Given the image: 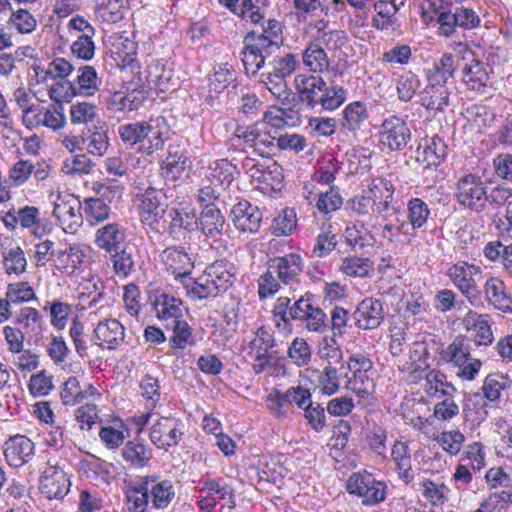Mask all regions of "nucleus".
Returning a JSON list of instances; mask_svg holds the SVG:
<instances>
[{
	"label": "nucleus",
	"instance_id": "f257e3e1",
	"mask_svg": "<svg viewBox=\"0 0 512 512\" xmlns=\"http://www.w3.org/2000/svg\"><path fill=\"white\" fill-rule=\"evenodd\" d=\"M511 196L512 189L505 185H497L489 190L487 181L476 172L460 176L455 184L457 203L476 214L499 208Z\"/></svg>",
	"mask_w": 512,
	"mask_h": 512
},
{
	"label": "nucleus",
	"instance_id": "f03ea898",
	"mask_svg": "<svg viewBox=\"0 0 512 512\" xmlns=\"http://www.w3.org/2000/svg\"><path fill=\"white\" fill-rule=\"evenodd\" d=\"M447 275L471 305L477 306L481 303V283L484 277L480 266L459 261L449 267Z\"/></svg>",
	"mask_w": 512,
	"mask_h": 512
},
{
	"label": "nucleus",
	"instance_id": "7ed1b4c3",
	"mask_svg": "<svg viewBox=\"0 0 512 512\" xmlns=\"http://www.w3.org/2000/svg\"><path fill=\"white\" fill-rule=\"evenodd\" d=\"M457 47L465 62L462 68L465 86L479 95L486 94L490 80L487 65L476 56V53L467 44L459 43Z\"/></svg>",
	"mask_w": 512,
	"mask_h": 512
},
{
	"label": "nucleus",
	"instance_id": "20e7f679",
	"mask_svg": "<svg viewBox=\"0 0 512 512\" xmlns=\"http://www.w3.org/2000/svg\"><path fill=\"white\" fill-rule=\"evenodd\" d=\"M289 316L292 320L304 322L309 331L320 333L328 328L327 315L315 304L312 294H305L296 300L290 307Z\"/></svg>",
	"mask_w": 512,
	"mask_h": 512
},
{
	"label": "nucleus",
	"instance_id": "39448f33",
	"mask_svg": "<svg viewBox=\"0 0 512 512\" xmlns=\"http://www.w3.org/2000/svg\"><path fill=\"white\" fill-rule=\"evenodd\" d=\"M347 490L356 495L364 505H376L385 500L387 485L369 473H354L347 481Z\"/></svg>",
	"mask_w": 512,
	"mask_h": 512
},
{
	"label": "nucleus",
	"instance_id": "423d86ee",
	"mask_svg": "<svg viewBox=\"0 0 512 512\" xmlns=\"http://www.w3.org/2000/svg\"><path fill=\"white\" fill-rule=\"evenodd\" d=\"M411 140V131L406 121L397 115L386 117L379 130V141L389 151L403 150Z\"/></svg>",
	"mask_w": 512,
	"mask_h": 512
},
{
	"label": "nucleus",
	"instance_id": "0eeeda50",
	"mask_svg": "<svg viewBox=\"0 0 512 512\" xmlns=\"http://www.w3.org/2000/svg\"><path fill=\"white\" fill-rule=\"evenodd\" d=\"M82 205L72 194H59L54 202L53 216L66 233H75L83 223Z\"/></svg>",
	"mask_w": 512,
	"mask_h": 512
},
{
	"label": "nucleus",
	"instance_id": "6e6552de",
	"mask_svg": "<svg viewBox=\"0 0 512 512\" xmlns=\"http://www.w3.org/2000/svg\"><path fill=\"white\" fill-rule=\"evenodd\" d=\"M164 231L173 241H182L190 231L199 229L198 217L193 209L170 208L164 211Z\"/></svg>",
	"mask_w": 512,
	"mask_h": 512
},
{
	"label": "nucleus",
	"instance_id": "1a4fd4ad",
	"mask_svg": "<svg viewBox=\"0 0 512 512\" xmlns=\"http://www.w3.org/2000/svg\"><path fill=\"white\" fill-rule=\"evenodd\" d=\"M184 424L181 419L168 416L160 417L150 429L151 442L159 449L168 451L176 446L184 434Z\"/></svg>",
	"mask_w": 512,
	"mask_h": 512
},
{
	"label": "nucleus",
	"instance_id": "9d476101",
	"mask_svg": "<svg viewBox=\"0 0 512 512\" xmlns=\"http://www.w3.org/2000/svg\"><path fill=\"white\" fill-rule=\"evenodd\" d=\"M437 23L439 24V33L445 37H450L456 30V27L463 29H473L480 24L479 16L469 8L457 6L453 10H443L438 13Z\"/></svg>",
	"mask_w": 512,
	"mask_h": 512
},
{
	"label": "nucleus",
	"instance_id": "9b49d317",
	"mask_svg": "<svg viewBox=\"0 0 512 512\" xmlns=\"http://www.w3.org/2000/svg\"><path fill=\"white\" fill-rule=\"evenodd\" d=\"M487 314H478L469 310L463 318V325L468 335L465 338L471 339L473 346H489L494 340L493 332L489 324Z\"/></svg>",
	"mask_w": 512,
	"mask_h": 512
},
{
	"label": "nucleus",
	"instance_id": "f8f14e48",
	"mask_svg": "<svg viewBox=\"0 0 512 512\" xmlns=\"http://www.w3.org/2000/svg\"><path fill=\"white\" fill-rule=\"evenodd\" d=\"M70 480L58 466L49 465L40 478V491L49 499H62L70 489Z\"/></svg>",
	"mask_w": 512,
	"mask_h": 512
},
{
	"label": "nucleus",
	"instance_id": "ddd939ff",
	"mask_svg": "<svg viewBox=\"0 0 512 512\" xmlns=\"http://www.w3.org/2000/svg\"><path fill=\"white\" fill-rule=\"evenodd\" d=\"M99 193L101 194V198H89L85 200L84 212L86 219L91 224H97L109 217L111 209L103 198L111 201L113 197H120L122 188L119 185H102L99 189Z\"/></svg>",
	"mask_w": 512,
	"mask_h": 512
},
{
	"label": "nucleus",
	"instance_id": "4468645a",
	"mask_svg": "<svg viewBox=\"0 0 512 512\" xmlns=\"http://www.w3.org/2000/svg\"><path fill=\"white\" fill-rule=\"evenodd\" d=\"M3 448L5 460L11 467L23 466L34 455V443L28 437L20 434L7 439Z\"/></svg>",
	"mask_w": 512,
	"mask_h": 512
},
{
	"label": "nucleus",
	"instance_id": "2eb2a0df",
	"mask_svg": "<svg viewBox=\"0 0 512 512\" xmlns=\"http://www.w3.org/2000/svg\"><path fill=\"white\" fill-rule=\"evenodd\" d=\"M294 84L302 103L307 107L315 109L325 90L326 81L315 74H298L295 76Z\"/></svg>",
	"mask_w": 512,
	"mask_h": 512
},
{
	"label": "nucleus",
	"instance_id": "dca6fc26",
	"mask_svg": "<svg viewBox=\"0 0 512 512\" xmlns=\"http://www.w3.org/2000/svg\"><path fill=\"white\" fill-rule=\"evenodd\" d=\"M125 338V328L116 319H107L97 324L92 340L95 345L114 350L119 347Z\"/></svg>",
	"mask_w": 512,
	"mask_h": 512
},
{
	"label": "nucleus",
	"instance_id": "f3484780",
	"mask_svg": "<svg viewBox=\"0 0 512 512\" xmlns=\"http://www.w3.org/2000/svg\"><path fill=\"white\" fill-rule=\"evenodd\" d=\"M146 82L150 89L158 93L176 90L177 79L173 78L172 69L164 60H153L146 70Z\"/></svg>",
	"mask_w": 512,
	"mask_h": 512
},
{
	"label": "nucleus",
	"instance_id": "a211bd4d",
	"mask_svg": "<svg viewBox=\"0 0 512 512\" xmlns=\"http://www.w3.org/2000/svg\"><path fill=\"white\" fill-rule=\"evenodd\" d=\"M353 315L359 328L365 330L375 329L384 320L383 305L378 299L372 297L365 298L358 304Z\"/></svg>",
	"mask_w": 512,
	"mask_h": 512
},
{
	"label": "nucleus",
	"instance_id": "6ab92c4d",
	"mask_svg": "<svg viewBox=\"0 0 512 512\" xmlns=\"http://www.w3.org/2000/svg\"><path fill=\"white\" fill-rule=\"evenodd\" d=\"M161 260L165 267L176 278H184L191 274L194 263L182 246H172L166 248L161 253Z\"/></svg>",
	"mask_w": 512,
	"mask_h": 512
},
{
	"label": "nucleus",
	"instance_id": "aec40b11",
	"mask_svg": "<svg viewBox=\"0 0 512 512\" xmlns=\"http://www.w3.org/2000/svg\"><path fill=\"white\" fill-rule=\"evenodd\" d=\"M66 117L62 103H54L48 107L39 106L38 110L32 115L31 120L26 125L32 129L39 126H45L54 131L64 127Z\"/></svg>",
	"mask_w": 512,
	"mask_h": 512
},
{
	"label": "nucleus",
	"instance_id": "412c9836",
	"mask_svg": "<svg viewBox=\"0 0 512 512\" xmlns=\"http://www.w3.org/2000/svg\"><path fill=\"white\" fill-rule=\"evenodd\" d=\"M144 141L140 150L148 154L162 149L168 134V125L164 117L150 118L143 121Z\"/></svg>",
	"mask_w": 512,
	"mask_h": 512
},
{
	"label": "nucleus",
	"instance_id": "4be33fe9",
	"mask_svg": "<svg viewBox=\"0 0 512 512\" xmlns=\"http://www.w3.org/2000/svg\"><path fill=\"white\" fill-rule=\"evenodd\" d=\"M450 91L446 84L428 81L419 94L420 104L434 113L443 111L449 104Z\"/></svg>",
	"mask_w": 512,
	"mask_h": 512
},
{
	"label": "nucleus",
	"instance_id": "5701e85b",
	"mask_svg": "<svg viewBox=\"0 0 512 512\" xmlns=\"http://www.w3.org/2000/svg\"><path fill=\"white\" fill-rule=\"evenodd\" d=\"M282 33L281 23L275 19H269L267 27L262 35H258V70L264 64V59L279 50L278 40Z\"/></svg>",
	"mask_w": 512,
	"mask_h": 512
},
{
	"label": "nucleus",
	"instance_id": "b1692460",
	"mask_svg": "<svg viewBox=\"0 0 512 512\" xmlns=\"http://www.w3.org/2000/svg\"><path fill=\"white\" fill-rule=\"evenodd\" d=\"M504 282L497 277H490L484 283L486 300L496 309L509 313L512 312V298L506 293Z\"/></svg>",
	"mask_w": 512,
	"mask_h": 512
},
{
	"label": "nucleus",
	"instance_id": "393cba45",
	"mask_svg": "<svg viewBox=\"0 0 512 512\" xmlns=\"http://www.w3.org/2000/svg\"><path fill=\"white\" fill-rule=\"evenodd\" d=\"M238 174L236 165L228 159H219L209 166L207 179L211 184L219 186L222 191H227Z\"/></svg>",
	"mask_w": 512,
	"mask_h": 512
},
{
	"label": "nucleus",
	"instance_id": "a878e982",
	"mask_svg": "<svg viewBox=\"0 0 512 512\" xmlns=\"http://www.w3.org/2000/svg\"><path fill=\"white\" fill-rule=\"evenodd\" d=\"M190 164L189 158L183 151L170 149L161 165V175L166 181L176 182L182 178Z\"/></svg>",
	"mask_w": 512,
	"mask_h": 512
},
{
	"label": "nucleus",
	"instance_id": "bb28decb",
	"mask_svg": "<svg viewBox=\"0 0 512 512\" xmlns=\"http://www.w3.org/2000/svg\"><path fill=\"white\" fill-rule=\"evenodd\" d=\"M258 373L266 367H273L277 364L279 356L273 350L275 340L271 330L261 327L258 329Z\"/></svg>",
	"mask_w": 512,
	"mask_h": 512
},
{
	"label": "nucleus",
	"instance_id": "cd10ccee",
	"mask_svg": "<svg viewBox=\"0 0 512 512\" xmlns=\"http://www.w3.org/2000/svg\"><path fill=\"white\" fill-rule=\"evenodd\" d=\"M256 207L247 200H240L231 210L232 222L241 233H254L256 231Z\"/></svg>",
	"mask_w": 512,
	"mask_h": 512
},
{
	"label": "nucleus",
	"instance_id": "c85d7f7f",
	"mask_svg": "<svg viewBox=\"0 0 512 512\" xmlns=\"http://www.w3.org/2000/svg\"><path fill=\"white\" fill-rule=\"evenodd\" d=\"M471 351V339L460 335L457 336L445 349H443L440 355L442 360L458 367L463 366V364L470 360Z\"/></svg>",
	"mask_w": 512,
	"mask_h": 512
},
{
	"label": "nucleus",
	"instance_id": "c756f323",
	"mask_svg": "<svg viewBox=\"0 0 512 512\" xmlns=\"http://www.w3.org/2000/svg\"><path fill=\"white\" fill-rule=\"evenodd\" d=\"M125 239L124 230L117 223H109L96 232V244L112 254L123 247Z\"/></svg>",
	"mask_w": 512,
	"mask_h": 512
},
{
	"label": "nucleus",
	"instance_id": "7c9ffc66",
	"mask_svg": "<svg viewBox=\"0 0 512 512\" xmlns=\"http://www.w3.org/2000/svg\"><path fill=\"white\" fill-rule=\"evenodd\" d=\"M145 99L146 92L143 87H135L127 93L116 91L110 97L109 109L116 111L137 110Z\"/></svg>",
	"mask_w": 512,
	"mask_h": 512
},
{
	"label": "nucleus",
	"instance_id": "2f4dec72",
	"mask_svg": "<svg viewBox=\"0 0 512 512\" xmlns=\"http://www.w3.org/2000/svg\"><path fill=\"white\" fill-rule=\"evenodd\" d=\"M447 149L446 143L440 137L434 136L426 141L422 151H417V160L424 163L425 168L437 167L445 160Z\"/></svg>",
	"mask_w": 512,
	"mask_h": 512
},
{
	"label": "nucleus",
	"instance_id": "473e14b6",
	"mask_svg": "<svg viewBox=\"0 0 512 512\" xmlns=\"http://www.w3.org/2000/svg\"><path fill=\"white\" fill-rule=\"evenodd\" d=\"M121 453L127 463L137 468L147 466L152 458L151 449L140 439H133L126 442Z\"/></svg>",
	"mask_w": 512,
	"mask_h": 512
},
{
	"label": "nucleus",
	"instance_id": "72a5a7b5",
	"mask_svg": "<svg viewBox=\"0 0 512 512\" xmlns=\"http://www.w3.org/2000/svg\"><path fill=\"white\" fill-rule=\"evenodd\" d=\"M148 492L150 502L152 506L156 509H164L169 506V504L175 498V488L172 481L165 479L155 482L148 481Z\"/></svg>",
	"mask_w": 512,
	"mask_h": 512
},
{
	"label": "nucleus",
	"instance_id": "f704fd0d",
	"mask_svg": "<svg viewBox=\"0 0 512 512\" xmlns=\"http://www.w3.org/2000/svg\"><path fill=\"white\" fill-rule=\"evenodd\" d=\"M128 7V0H97L96 17L102 22L116 23L123 19Z\"/></svg>",
	"mask_w": 512,
	"mask_h": 512
},
{
	"label": "nucleus",
	"instance_id": "c9c22d12",
	"mask_svg": "<svg viewBox=\"0 0 512 512\" xmlns=\"http://www.w3.org/2000/svg\"><path fill=\"white\" fill-rule=\"evenodd\" d=\"M182 301L174 296L162 293L155 298L154 309L157 317L161 320H181L182 314Z\"/></svg>",
	"mask_w": 512,
	"mask_h": 512
},
{
	"label": "nucleus",
	"instance_id": "e433bc0d",
	"mask_svg": "<svg viewBox=\"0 0 512 512\" xmlns=\"http://www.w3.org/2000/svg\"><path fill=\"white\" fill-rule=\"evenodd\" d=\"M79 74L71 81L76 95L92 96L99 89V79L97 72L92 66H81L78 69Z\"/></svg>",
	"mask_w": 512,
	"mask_h": 512
},
{
	"label": "nucleus",
	"instance_id": "4c0bfd02",
	"mask_svg": "<svg viewBox=\"0 0 512 512\" xmlns=\"http://www.w3.org/2000/svg\"><path fill=\"white\" fill-rule=\"evenodd\" d=\"M302 61L312 74L324 72L330 64L326 51L314 42L309 43L303 50Z\"/></svg>",
	"mask_w": 512,
	"mask_h": 512
},
{
	"label": "nucleus",
	"instance_id": "58836bf2",
	"mask_svg": "<svg viewBox=\"0 0 512 512\" xmlns=\"http://www.w3.org/2000/svg\"><path fill=\"white\" fill-rule=\"evenodd\" d=\"M457 69V63L454 56L450 53H444L434 62L433 68L427 71V81H435L446 84L452 79Z\"/></svg>",
	"mask_w": 512,
	"mask_h": 512
},
{
	"label": "nucleus",
	"instance_id": "ea45409f",
	"mask_svg": "<svg viewBox=\"0 0 512 512\" xmlns=\"http://www.w3.org/2000/svg\"><path fill=\"white\" fill-rule=\"evenodd\" d=\"M198 223L205 235L214 236L222 232L225 218L218 206L209 205L203 208Z\"/></svg>",
	"mask_w": 512,
	"mask_h": 512
},
{
	"label": "nucleus",
	"instance_id": "a19ab883",
	"mask_svg": "<svg viewBox=\"0 0 512 512\" xmlns=\"http://www.w3.org/2000/svg\"><path fill=\"white\" fill-rule=\"evenodd\" d=\"M205 275L210 280V284L221 292H225L233 283L234 274L228 268V264L223 260L215 261L205 270Z\"/></svg>",
	"mask_w": 512,
	"mask_h": 512
},
{
	"label": "nucleus",
	"instance_id": "79ce46f5",
	"mask_svg": "<svg viewBox=\"0 0 512 512\" xmlns=\"http://www.w3.org/2000/svg\"><path fill=\"white\" fill-rule=\"evenodd\" d=\"M399 476L406 482L413 479L410 449L406 442L396 441L391 450Z\"/></svg>",
	"mask_w": 512,
	"mask_h": 512
},
{
	"label": "nucleus",
	"instance_id": "37998d69",
	"mask_svg": "<svg viewBox=\"0 0 512 512\" xmlns=\"http://www.w3.org/2000/svg\"><path fill=\"white\" fill-rule=\"evenodd\" d=\"M342 126L349 131L359 130L369 114L367 105L362 101L349 103L343 110Z\"/></svg>",
	"mask_w": 512,
	"mask_h": 512
},
{
	"label": "nucleus",
	"instance_id": "c03bdc74",
	"mask_svg": "<svg viewBox=\"0 0 512 512\" xmlns=\"http://www.w3.org/2000/svg\"><path fill=\"white\" fill-rule=\"evenodd\" d=\"M329 84V86H325L318 105L323 110L332 111L339 108L346 101L347 90L339 85L335 79H331Z\"/></svg>",
	"mask_w": 512,
	"mask_h": 512
},
{
	"label": "nucleus",
	"instance_id": "a18cd8bd",
	"mask_svg": "<svg viewBox=\"0 0 512 512\" xmlns=\"http://www.w3.org/2000/svg\"><path fill=\"white\" fill-rule=\"evenodd\" d=\"M157 480L156 475H148L141 477L139 482L133 486L128 494L127 499L132 503V508L137 512H143L150 502L148 492V481L155 482Z\"/></svg>",
	"mask_w": 512,
	"mask_h": 512
},
{
	"label": "nucleus",
	"instance_id": "49530a36",
	"mask_svg": "<svg viewBox=\"0 0 512 512\" xmlns=\"http://www.w3.org/2000/svg\"><path fill=\"white\" fill-rule=\"evenodd\" d=\"M394 188L390 182L385 179H379L373 182L369 194L373 195L374 208L377 213L385 212L389 209Z\"/></svg>",
	"mask_w": 512,
	"mask_h": 512
},
{
	"label": "nucleus",
	"instance_id": "de8ad7c7",
	"mask_svg": "<svg viewBox=\"0 0 512 512\" xmlns=\"http://www.w3.org/2000/svg\"><path fill=\"white\" fill-rule=\"evenodd\" d=\"M173 335L169 338V345L172 349H185L196 344L193 330L184 320H175L172 323Z\"/></svg>",
	"mask_w": 512,
	"mask_h": 512
},
{
	"label": "nucleus",
	"instance_id": "09e8293b",
	"mask_svg": "<svg viewBox=\"0 0 512 512\" xmlns=\"http://www.w3.org/2000/svg\"><path fill=\"white\" fill-rule=\"evenodd\" d=\"M264 164L258 162V190L266 193L269 189L276 190L280 184V167L274 160H269L266 165V170H261L260 167Z\"/></svg>",
	"mask_w": 512,
	"mask_h": 512
},
{
	"label": "nucleus",
	"instance_id": "8fccbe9b",
	"mask_svg": "<svg viewBox=\"0 0 512 512\" xmlns=\"http://www.w3.org/2000/svg\"><path fill=\"white\" fill-rule=\"evenodd\" d=\"M16 324L26 335H38L42 331L41 316L37 309L24 307L16 316Z\"/></svg>",
	"mask_w": 512,
	"mask_h": 512
},
{
	"label": "nucleus",
	"instance_id": "3c124183",
	"mask_svg": "<svg viewBox=\"0 0 512 512\" xmlns=\"http://www.w3.org/2000/svg\"><path fill=\"white\" fill-rule=\"evenodd\" d=\"M241 61L248 77L256 75V34L250 31L243 39Z\"/></svg>",
	"mask_w": 512,
	"mask_h": 512
},
{
	"label": "nucleus",
	"instance_id": "603ef678",
	"mask_svg": "<svg viewBox=\"0 0 512 512\" xmlns=\"http://www.w3.org/2000/svg\"><path fill=\"white\" fill-rule=\"evenodd\" d=\"M297 226V215L293 208H285L274 218L270 230L276 236L290 235Z\"/></svg>",
	"mask_w": 512,
	"mask_h": 512
},
{
	"label": "nucleus",
	"instance_id": "864d4df0",
	"mask_svg": "<svg viewBox=\"0 0 512 512\" xmlns=\"http://www.w3.org/2000/svg\"><path fill=\"white\" fill-rule=\"evenodd\" d=\"M341 271L354 277H367L373 271V262L368 258L349 256L342 260Z\"/></svg>",
	"mask_w": 512,
	"mask_h": 512
},
{
	"label": "nucleus",
	"instance_id": "5fc2aeb1",
	"mask_svg": "<svg viewBox=\"0 0 512 512\" xmlns=\"http://www.w3.org/2000/svg\"><path fill=\"white\" fill-rule=\"evenodd\" d=\"M137 199L140 212H159L158 210L165 199V194L161 189L149 186L143 193L137 195Z\"/></svg>",
	"mask_w": 512,
	"mask_h": 512
},
{
	"label": "nucleus",
	"instance_id": "6e6d98bb",
	"mask_svg": "<svg viewBox=\"0 0 512 512\" xmlns=\"http://www.w3.org/2000/svg\"><path fill=\"white\" fill-rule=\"evenodd\" d=\"M3 264L7 274H22L25 272L27 266L24 251L17 246L9 249L7 252H4Z\"/></svg>",
	"mask_w": 512,
	"mask_h": 512
},
{
	"label": "nucleus",
	"instance_id": "4d7b16f0",
	"mask_svg": "<svg viewBox=\"0 0 512 512\" xmlns=\"http://www.w3.org/2000/svg\"><path fill=\"white\" fill-rule=\"evenodd\" d=\"M271 404L281 406L283 402L296 403L298 407L305 409V404L311 402V393L308 389L302 388L301 386L289 388L285 394L273 399L271 396L268 398Z\"/></svg>",
	"mask_w": 512,
	"mask_h": 512
},
{
	"label": "nucleus",
	"instance_id": "13d9d810",
	"mask_svg": "<svg viewBox=\"0 0 512 512\" xmlns=\"http://www.w3.org/2000/svg\"><path fill=\"white\" fill-rule=\"evenodd\" d=\"M407 209L412 227L414 229L423 227L430 215L428 205L420 198H412L408 201Z\"/></svg>",
	"mask_w": 512,
	"mask_h": 512
},
{
	"label": "nucleus",
	"instance_id": "bf43d9fd",
	"mask_svg": "<svg viewBox=\"0 0 512 512\" xmlns=\"http://www.w3.org/2000/svg\"><path fill=\"white\" fill-rule=\"evenodd\" d=\"M420 87V80L411 71L404 72L397 81V94L400 101L409 102Z\"/></svg>",
	"mask_w": 512,
	"mask_h": 512
},
{
	"label": "nucleus",
	"instance_id": "052dcab7",
	"mask_svg": "<svg viewBox=\"0 0 512 512\" xmlns=\"http://www.w3.org/2000/svg\"><path fill=\"white\" fill-rule=\"evenodd\" d=\"M465 117L478 128L490 126L494 119V112L486 105L475 104L465 110Z\"/></svg>",
	"mask_w": 512,
	"mask_h": 512
},
{
	"label": "nucleus",
	"instance_id": "680f3d73",
	"mask_svg": "<svg viewBox=\"0 0 512 512\" xmlns=\"http://www.w3.org/2000/svg\"><path fill=\"white\" fill-rule=\"evenodd\" d=\"M235 80V71L227 64L220 65L209 79V91L221 93Z\"/></svg>",
	"mask_w": 512,
	"mask_h": 512
},
{
	"label": "nucleus",
	"instance_id": "e2e57ef3",
	"mask_svg": "<svg viewBox=\"0 0 512 512\" xmlns=\"http://www.w3.org/2000/svg\"><path fill=\"white\" fill-rule=\"evenodd\" d=\"M337 243L336 234L332 232L331 225L323 227L316 238L313 254L319 258L326 257L336 248Z\"/></svg>",
	"mask_w": 512,
	"mask_h": 512
},
{
	"label": "nucleus",
	"instance_id": "0e129e2a",
	"mask_svg": "<svg viewBox=\"0 0 512 512\" xmlns=\"http://www.w3.org/2000/svg\"><path fill=\"white\" fill-rule=\"evenodd\" d=\"M8 24L19 33L27 34L36 29L37 20L28 10L21 8L12 12Z\"/></svg>",
	"mask_w": 512,
	"mask_h": 512
},
{
	"label": "nucleus",
	"instance_id": "69168bd1",
	"mask_svg": "<svg viewBox=\"0 0 512 512\" xmlns=\"http://www.w3.org/2000/svg\"><path fill=\"white\" fill-rule=\"evenodd\" d=\"M277 138V134L271 130L258 129V155L267 161L272 160L270 157L279 151Z\"/></svg>",
	"mask_w": 512,
	"mask_h": 512
},
{
	"label": "nucleus",
	"instance_id": "338daca9",
	"mask_svg": "<svg viewBox=\"0 0 512 512\" xmlns=\"http://www.w3.org/2000/svg\"><path fill=\"white\" fill-rule=\"evenodd\" d=\"M144 124L142 122L128 123L119 127V136L125 145L134 146L145 144Z\"/></svg>",
	"mask_w": 512,
	"mask_h": 512
},
{
	"label": "nucleus",
	"instance_id": "774afa93",
	"mask_svg": "<svg viewBox=\"0 0 512 512\" xmlns=\"http://www.w3.org/2000/svg\"><path fill=\"white\" fill-rule=\"evenodd\" d=\"M318 383L322 394L328 396L335 394L340 387L338 369L328 364L321 372Z\"/></svg>",
	"mask_w": 512,
	"mask_h": 512
}]
</instances>
